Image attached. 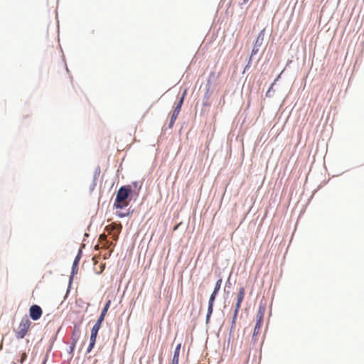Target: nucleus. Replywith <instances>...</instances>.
I'll list each match as a JSON object with an SVG mask.
<instances>
[{
    "label": "nucleus",
    "instance_id": "473e14b6",
    "mask_svg": "<svg viewBox=\"0 0 364 364\" xmlns=\"http://www.w3.org/2000/svg\"><path fill=\"white\" fill-rule=\"evenodd\" d=\"M234 327H235V326L231 325L230 329V333H229V336H231V334H232Z\"/></svg>",
    "mask_w": 364,
    "mask_h": 364
},
{
    "label": "nucleus",
    "instance_id": "6e6552de",
    "mask_svg": "<svg viewBox=\"0 0 364 364\" xmlns=\"http://www.w3.org/2000/svg\"><path fill=\"white\" fill-rule=\"evenodd\" d=\"M212 76H214V73H211L207 80V83L205 85V93L203 97V101H202V106L203 107H209L210 105V102H209V98H210V87H211V85H212V80H211V77Z\"/></svg>",
    "mask_w": 364,
    "mask_h": 364
},
{
    "label": "nucleus",
    "instance_id": "b1692460",
    "mask_svg": "<svg viewBox=\"0 0 364 364\" xmlns=\"http://www.w3.org/2000/svg\"><path fill=\"white\" fill-rule=\"evenodd\" d=\"M61 329V327L58 328V329L57 330V331L55 332V333L53 335V336L50 339V343H54V342L56 341L57 339V336H58V333L60 332Z\"/></svg>",
    "mask_w": 364,
    "mask_h": 364
},
{
    "label": "nucleus",
    "instance_id": "5701e85b",
    "mask_svg": "<svg viewBox=\"0 0 364 364\" xmlns=\"http://www.w3.org/2000/svg\"><path fill=\"white\" fill-rule=\"evenodd\" d=\"M252 57L253 56H251V55H250L249 58H248V60H247V64L245 65V68H244V70H243V73H245L246 72V70H249L250 68L251 67V65H252Z\"/></svg>",
    "mask_w": 364,
    "mask_h": 364
},
{
    "label": "nucleus",
    "instance_id": "2eb2a0df",
    "mask_svg": "<svg viewBox=\"0 0 364 364\" xmlns=\"http://www.w3.org/2000/svg\"><path fill=\"white\" fill-rule=\"evenodd\" d=\"M230 276H231V274L229 275V277L225 282V287H224V293L225 294V301H226V299L229 296V295L230 294V289L232 287V284L230 281Z\"/></svg>",
    "mask_w": 364,
    "mask_h": 364
},
{
    "label": "nucleus",
    "instance_id": "dca6fc26",
    "mask_svg": "<svg viewBox=\"0 0 364 364\" xmlns=\"http://www.w3.org/2000/svg\"><path fill=\"white\" fill-rule=\"evenodd\" d=\"M262 323H260L259 321H256V323H255V328H254L253 333H252V340L253 341V342H255L256 341V337L259 333V331L262 326Z\"/></svg>",
    "mask_w": 364,
    "mask_h": 364
},
{
    "label": "nucleus",
    "instance_id": "cd10ccee",
    "mask_svg": "<svg viewBox=\"0 0 364 364\" xmlns=\"http://www.w3.org/2000/svg\"><path fill=\"white\" fill-rule=\"evenodd\" d=\"M185 99L179 97L176 105H179L180 106H183Z\"/></svg>",
    "mask_w": 364,
    "mask_h": 364
},
{
    "label": "nucleus",
    "instance_id": "c85d7f7f",
    "mask_svg": "<svg viewBox=\"0 0 364 364\" xmlns=\"http://www.w3.org/2000/svg\"><path fill=\"white\" fill-rule=\"evenodd\" d=\"M283 71H284V70L274 79V82H272L273 85H275L276 82L281 78V76H282V74Z\"/></svg>",
    "mask_w": 364,
    "mask_h": 364
},
{
    "label": "nucleus",
    "instance_id": "2f4dec72",
    "mask_svg": "<svg viewBox=\"0 0 364 364\" xmlns=\"http://www.w3.org/2000/svg\"><path fill=\"white\" fill-rule=\"evenodd\" d=\"M48 355H46L45 358H43L41 364H46L48 360Z\"/></svg>",
    "mask_w": 364,
    "mask_h": 364
},
{
    "label": "nucleus",
    "instance_id": "7c9ffc66",
    "mask_svg": "<svg viewBox=\"0 0 364 364\" xmlns=\"http://www.w3.org/2000/svg\"><path fill=\"white\" fill-rule=\"evenodd\" d=\"M53 346V343H50V345L49 346L48 348L47 349L46 355H48V354L50 353V352L52 350Z\"/></svg>",
    "mask_w": 364,
    "mask_h": 364
},
{
    "label": "nucleus",
    "instance_id": "72a5a7b5",
    "mask_svg": "<svg viewBox=\"0 0 364 364\" xmlns=\"http://www.w3.org/2000/svg\"><path fill=\"white\" fill-rule=\"evenodd\" d=\"M230 337H231V336H228V341H227L228 346H229L230 342Z\"/></svg>",
    "mask_w": 364,
    "mask_h": 364
},
{
    "label": "nucleus",
    "instance_id": "f3484780",
    "mask_svg": "<svg viewBox=\"0 0 364 364\" xmlns=\"http://www.w3.org/2000/svg\"><path fill=\"white\" fill-rule=\"evenodd\" d=\"M214 305L208 304V310L205 317V323L208 325L210 323L211 316L213 312Z\"/></svg>",
    "mask_w": 364,
    "mask_h": 364
},
{
    "label": "nucleus",
    "instance_id": "c9c22d12",
    "mask_svg": "<svg viewBox=\"0 0 364 364\" xmlns=\"http://www.w3.org/2000/svg\"><path fill=\"white\" fill-rule=\"evenodd\" d=\"M203 112H204V111H203V109H201V111H200V115L203 114Z\"/></svg>",
    "mask_w": 364,
    "mask_h": 364
},
{
    "label": "nucleus",
    "instance_id": "412c9836",
    "mask_svg": "<svg viewBox=\"0 0 364 364\" xmlns=\"http://www.w3.org/2000/svg\"><path fill=\"white\" fill-rule=\"evenodd\" d=\"M100 167L99 166H97L96 168H95V172H94V175H93V178L92 180L93 181H97L98 180V177L100 174Z\"/></svg>",
    "mask_w": 364,
    "mask_h": 364
},
{
    "label": "nucleus",
    "instance_id": "9b49d317",
    "mask_svg": "<svg viewBox=\"0 0 364 364\" xmlns=\"http://www.w3.org/2000/svg\"><path fill=\"white\" fill-rule=\"evenodd\" d=\"M97 335H98L97 332L94 331V330H91L90 342H89V345H88V347L86 350V353H90L92 351V350L95 348Z\"/></svg>",
    "mask_w": 364,
    "mask_h": 364
},
{
    "label": "nucleus",
    "instance_id": "f257e3e1",
    "mask_svg": "<svg viewBox=\"0 0 364 364\" xmlns=\"http://www.w3.org/2000/svg\"><path fill=\"white\" fill-rule=\"evenodd\" d=\"M138 196V191L133 189L132 186H122L116 193L113 208L123 210L129 205L132 200L135 201Z\"/></svg>",
    "mask_w": 364,
    "mask_h": 364
},
{
    "label": "nucleus",
    "instance_id": "393cba45",
    "mask_svg": "<svg viewBox=\"0 0 364 364\" xmlns=\"http://www.w3.org/2000/svg\"><path fill=\"white\" fill-rule=\"evenodd\" d=\"M181 107H182L180 106L179 105H176L172 112L178 115V114L181 109Z\"/></svg>",
    "mask_w": 364,
    "mask_h": 364
},
{
    "label": "nucleus",
    "instance_id": "bb28decb",
    "mask_svg": "<svg viewBox=\"0 0 364 364\" xmlns=\"http://www.w3.org/2000/svg\"><path fill=\"white\" fill-rule=\"evenodd\" d=\"M96 185H97V181L92 180V182L90 186V191H92L95 189Z\"/></svg>",
    "mask_w": 364,
    "mask_h": 364
},
{
    "label": "nucleus",
    "instance_id": "4468645a",
    "mask_svg": "<svg viewBox=\"0 0 364 364\" xmlns=\"http://www.w3.org/2000/svg\"><path fill=\"white\" fill-rule=\"evenodd\" d=\"M265 310H266L265 306L264 304H260L259 306L257 313L256 321H259L260 323H263V318H264Z\"/></svg>",
    "mask_w": 364,
    "mask_h": 364
},
{
    "label": "nucleus",
    "instance_id": "1a4fd4ad",
    "mask_svg": "<svg viewBox=\"0 0 364 364\" xmlns=\"http://www.w3.org/2000/svg\"><path fill=\"white\" fill-rule=\"evenodd\" d=\"M218 276H220V274H218ZM222 282H223V279H222V277H219L218 279L216 281V282L215 284L213 291H212V293L209 297L208 304H211V305L215 304L216 297L218 295V293L221 288Z\"/></svg>",
    "mask_w": 364,
    "mask_h": 364
},
{
    "label": "nucleus",
    "instance_id": "423d86ee",
    "mask_svg": "<svg viewBox=\"0 0 364 364\" xmlns=\"http://www.w3.org/2000/svg\"><path fill=\"white\" fill-rule=\"evenodd\" d=\"M83 321V317L81 318L80 321L78 322H73V332L71 333V342L76 343L79 341L80 336H81V326Z\"/></svg>",
    "mask_w": 364,
    "mask_h": 364
},
{
    "label": "nucleus",
    "instance_id": "c756f323",
    "mask_svg": "<svg viewBox=\"0 0 364 364\" xmlns=\"http://www.w3.org/2000/svg\"><path fill=\"white\" fill-rule=\"evenodd\" d=\"M182 224H183V223H182V222H180V223H178V224L175 225L173 226V231L177 230L179 228V227H180Z\"/></svg>",
    "mask_w": 364,
    "mask_h": 364
},
{
    "label": "nucleus",
    "instance_id": "4be33fe9",
    "mask_svg": "<svg viewBox=\"0 0 364 364\" xmlns=\"http://www.w3.org/2000/svg\"><path fill=\"white\" fill-rule=\"evenodd\" d=\"M131 186L133 188V189L138 191V193H139V191L141 188L142 183L140 185H139V182L136 181H134L132 183Z\"/></svg>",
    "mask_w": 364,
    "mask_h": 364
},
{
    "label": "nucleus",
    "instance_id": "f8f14e48",
    "mask_svg": "<svg viewBox=\"0 0 364 364\" xmlns=\"http://www.w3.org/2000/svg\"><path fill=\"white\" fill-rule=\"evenodd\" d=\"M75 346H76V343H74L72 342L70 343V345L68 349L67 350L68 358L66 360H63L62 364H70V362L73 358V354H74V350L75 349Z\"/></svg>",
    "mask_w": 364,
    "mask_h": 364
},
{
    "label": "nucleus",
    "instance_id": "aec40b11",
    "mask_svg": "<svg viewBox=\"0 0 364 364\" xmlns=\"http://www.w3.org/2000/svg\"><path fill=\"white\" fill-rule=\"evenodd\" d=\"M274 85H273L272 83L271 84L270 87H269V89L267 90V91L265 94L266 97L270 98L273 96V94L274 92V91L273 90Z\"/></svg>",
    "mask_w": 364,
    "mask_h": 364
},
{
    "label": "nucleus",
    "instance_id": "20e7f679",
    "mask_svg": "<svg viewBox=\"0 0 364 364\" xmlns=\"http://www.w3.org/2000/svg\"><path fill=\"white\" fill-rule=\"evenodd\" d=\"M244 296H245V288L243 287H241L237 293V301H236V303L235 305V309H234L233 315H232V326H235L238 313L240 309L241 304L243 301Z\"/></svg>",
    "mask_w": 364,
    "mask_h": 364
},
{
    "label": "nucleus",
    "instance_id": "6ab92c4d",
    "mask_svg": "<svg viewBox=\"0 0 364 364\" xmlns=\"http://www.w3.org/2000/svg\"><path fill=\"white\" fill-rule=\"evenodd\" d=\"M178 117V114H174V113H171V117H170V120H169V122H168V128L171 129L173 127V126L174 125V123Z\"/></svg>",
    "mask_w": 364,
    "mask_h": 364
},
{
    "label": "nucleus",
    "instance_id": "0eeeda50",
    "mask_svg": "<svg viewBox=\"0 0 364 364\" xmlns=\"http://www.w3.org/2000/svg\"><path fill=\"white\" fill-rule=\"evenodd\" d=\"M264 37V29H262L258 33L255 41L253 43V47L251 51V56L255 55L259 50L260 46L262 44Z\"/></svg>",
    "mask_w": 364,
    "mask_h": 364
},
{
    "label": "nucleus",
    "instance_id": "a211bd4d",
    "mask_svg": "<svg viewBox=\"0 0 364 364\" xmlns=\"http://www.w3.org/2000/svg\"><path fill=\"white\" fill-rule=\"evenodd\" d=\"M133 213V210L130 211V208H129L126 212L124 211H117L115 215L119 218H124L129 216Z\"/></svg>",
    "mask_w": 364,
    "mask_h": 364
},
{
    "label": "nucleus",
    "instance_id": "9d476101",
    "mask_svg": "<svg viewBox=\"0 0 364 364\" xmlns=\"http://www.w3.org/2000/svg\"><path fill=\"white\" fill-rule=\"evenodd\" d=\"M43 314L42 309L37 304H33L29 308V316L33 321H38Z\"/></svg>",
    "mask_w": 364,
    "mask_h": 364
},
{
    "label": "nucleus",
    "instance_id": "e433bc0d",
    "mask_svg": "<svg viewBox=\"0 0 364 364\" xmlns=\"http://www.w3.org/2000/svg\"><path fill=\"white\" fill-rule=\"evenodd\" d=\"M63 343H65V344H68V341H65L64 339L63 340Z\"/></svg>",
    "mask_w": 364,
    "mask_h": 364
},
{
    "label": "nucleus",
    "instance_id": "f03ea898",
    "mask_svg": "<svg viewBox=\"0 0 364 364\" xmlns=\"http://www.w3.org/2000/svg\"><path fill=\"white\" fill-rule=\"evenodd\" d=\"M82 252L81 250H80L77 252V253L73 262L71 272H70V275L69 277V281H68V285L66 294H69V292L71 289L74 277L75 276V274H77V271H78V266H79L80 259L82 257Z\"/></svg>",
    "mask_w": 364,
    "mask_h": 364
},
{
    "label": "nucleus",
    "instance_id": "ddd939ff",
    "mask_svg": "<svg viewBox=\"0 0 364 364\" xmlns=\"http://www.w3.org/2000/svg\"><path fill=\"white\" fill-rule=\"evenodd\" d=\"M181 348V343H178L173 351V355L171 359V364H178L179 363V355H180V351Z\"/></svg>",
    "mask_w": 364,
    "mask_h": 364
},
{
    "label": "nucleus",
    "instance_id": "f704fd0d",
    "mask_svg": "<svg viewBox=\"0 0 364 364\" xmlns=\"http://www.w3.org/2000/svg\"><path fill=\"white\" fill-rule=\"evenodd\" d=\"M249 0H242V3L241 4H245L248 2Z\"/></svg>",
    "mask_w": 364,
    "mask_h": 364
},
{
    "label": "nucleus",
    "instance_id": "a878e982",
    "mask_svg": "<svg viewBox=\"0 0 364 364\" xmlns=\"http://www.w3.org/2000/svg\"><path fill=\"white\" fill-rule=\"evenodd\" d=\"M187 92H188V88H187V87H186V88H184V90H183V92H182V93H181V96H180V97H182V98L186 99V95H187Z\"/></svg>",
    "mask_w": 364,
    "mask_h": 364
},
{
    "label": "nucleus",
    "instance_id": "39448f33",
    "mask_svg": "<svg viewBox=\"0 0 364 364\" xmlns=\"http://www.w3.org/2000/svg\"><path fill=\"white\" fill-rule=\"evenodd\" d=\"M111 305V300H108L106 301V303L104 305V307L102 308L100 316H98L95 323L91 328V330H94V331L99 332L100 329L102 327V324L103 321H105V316L107 313V311Z\"/></svg>",
    "mask_w": 364,
    "mask_h": 364
},
{
    "label": "nucleus",
    "instance_id": "7ed1b4c3",
    "mask_svg": "<svg viewBox=\"0 0 364 364\" xmlns=\"http://www.w3.org/2000/svg\"><path fill=\"white\" fill-rule=\"evenodd\" d=\"M31 321L27 315H25L18 326V330L16 331V338L17 339H23L28 333Z\"/></svg>",
    "mask_w": 364,
    "mask_h": 364
},
{
    "label": "nucleus",
    "instance_id": "4c0bfd02",
    "mask_svg": "<svg viewBox=\"0 0 364 364\" xmlns=\"http://www.w3.org/2000/svg\"><path fill=\"white\" fill-rule=\"evenodd\" d=\"M11 364H16L15 362H12Z\"/></svg>",
    "mask_w": 364,
    "mask_h": 364
}]
</instances>
